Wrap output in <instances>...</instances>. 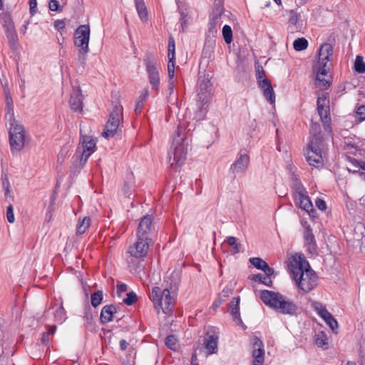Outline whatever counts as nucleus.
I'll list each match as a JSON object with an SVG mask.
<instances>
[{
  "instance_id": "dca6fc26",
  "label": "nucleus",
  "mask_w": 365,
  "mask_h": 365,
  "mask_svg": "<svg viewBox=\"0 0 365 365\" xmlns=\"http://www.w3.org/2000/svg\"><path fill=\"white\" fill-rule=\"evenodd\" d=\"M294 200L296 205L304 210L306 212H307L310 217H312V212H314V210L313 207V205L310 200V198L307 195V192L304 191V192H301L299 194H296L294 195Z\"/></svg>"
},
{
  "instance_id": "f704fd0d",
  "label": "nucleus",
  "mask_w": 365,
  "mask_h": 365,
  "mask_svg": "<svg viewBox=\"0 0 365 365\" xmlns=\"http://www.w3.org/2000/svg\"><path fill=\"white\" fill-rule=\"evenodd\" d=\"M198 101L200 103L199 112H207L205 106L210 99V92H197Z\"/></svg>"
},
{
  "instance_id": "c9c22d12",
  "label": "nucleus",
  "mask_w": 365,
  "mask_h": 365,
  "mask_svg": "<svg viewBox=\"0 0 365 365\" xmlns=\"http://www.w3.org/2000/svg\"><path fill=\"white\" fill-rule=\"evenodd\" d=\"M215 44V39L209 38L205 37L204 48L202 50V55L205 58H210L213 52V48Z\"/></svg>"
},
{
  "instance_id": "9d476101",
  "label": "nucleus",
  "mask_w": 365,
  "mask_h": 365,
  "mask_svg": "<svg viewBox=\"0 0 365 365\" xmlns=\"http://www.w3.org/2000/svg\"><path fill=\"white\" fill-rule=\"evenodd\" d=\"M249 163V155L246 153H240L237 155L236 160L230 165L229 173L231 175V177L235 179L237 174L245 173L248 168Z\"/></svg>"
},
{
  "instance_id": "49530a36",
  "label": "nucleus",
  "mask_w": 365,
  "mask_h": 365,
  "mask_svg": "<svg viewBox=\"0 0 365 365\" xmlns=\"http://www.w3.org/2000/svg\"><path fill=\"white\" fill-rule=\"evenodd\" d=\"M103 300V292L102 291L98 290L91 294V305L93 307H97L100 305Z\"/></svg>"
},
{
  "instance_id": "4d7b16f0",
  "label": "nucleus",
  "mask_w": 365,
  "mask_h": 365,
  "mask_svg": "<svg viewBox=\"0 0 365 365\" xmlns=\"http://www.w3.org/2000/svg\"><path fill=\"white\" fill-rule=\"evenodd\" d=\"M65 315H66V313H65V310H64L63 307H60L56 309V310L55 312L54 317H55V319L56 321L62 322L65 319Z\"/></svg>"
},
{
  "instance_id": "cd10ccee",
  "label": "nucleus",
  "mask_w": 365,
  "mask_h": 365,
  "mask_svg": "<svg viewBox=\"0 0 365 365\" xmlns=\"http://www.w3.org/2000/svg\"><path fill=\"white\" fill-rule=\"evenodd\" d=\"M290 178L292 182L291 186L294 190V195L296 194H299L306 191V189L303 186L299 176L297 174H295L294 172H292Z\"/></svg>"
},
{
  "instance_id": "5fc2aeb1",
  "label": "nucleus",
  "mask_w": 365,
  "mask_h": 365,
  "mask_svg": "<svg viewBox=\"0 0 365 365\" xmlns=\"http://www.w3.org/2000/svg\"><path fill=\"white\" fill-rule=\"evenodd\" d=\"M210 81L205 78L202 80L199 83L197 92H210Z\"/></svg>"
},
{
  "instance_id": "f257e3e1",
  "label": "nucleus",
  "mask_w": 365,
  "mask_h": 365,
  "mask_svg": "<svg viewBox=\"0 0 365 365\" xmlns=\"http://www.w3.org/2000/svg\"><path fill=\"white\" fill-rule=\"evenodd\" d=\"M190 115H178V130L173 136L172 145L168 153L169 162L172 168L181 167L186 160L189 146L187 133L193 128L190 125Z\"/></svg>"
},
{
  "instance_id": "58836bf2",
  "label": "nucleus",
  "mask_w": 365,
  "mask_h": 365,
  "mask_svg": "<svg viewBox=\"0 0 365 365\" xmlns=\"http://www.w3.org/2000/svg\"><path fill=\"white\" fill-rule=\"evenodd\" d=\"M324 317L323 319L324 322L329 325L332 331L335 334H337L336 329L339 327L338 322L336 319L332 316V314L329 312L328 314H324Z\"/></svg>"
},
{
  "instance_id": "423d86ee",
  "label": "nucleus",
  "mask_w": 365,
  "mask_h": 365,
  "mask_svg": "<svg viewBox=\"0 0 365 365\" xmlns=\"http://www.w3.org/2000/svg\"><path fill=\"white\" fill-rule=\"evenodd\" d=\"M323 135L316 134L312 135L310 140L307 145V150H310L312 153L316 154L317 160H312L311 157H308V163L312 166L317 167V165L322 161V148L323 145Z\"/></svg>"
},
{
  "instance_id": "bb28decb",
  "label": "nucleus",
  "mask_w": 365,
  "mask_h": 365,
  "mask_svg": "<svg viewBox=\"0 0 365 365\" xmlns=\"http://www.w3.org/2000/svg\"><path fill=\"white\" fill-rule=\"evenodd\" d=\"M232 293V289L228 287H226L220 293L217 299L214 302L212 305V308L213 310L217 309L226 299L230 297Z\"/></svg>"
},
{
  "instance_id": "de8ad7c7",
  "label": "nucleus",
  "mask_w": 365,
  "mask_h": 365,
  "mask_svg": "<svg viewBox=\"0 0 365 365\" xmlns=\"http://www.w3.org/2000/svg\"><path fill=\"white\" fill-rule=\"evenodd\" d=\"M178 339L175 335H168L165 340V346L172 350L177 349Z\"/></svg>"
},
{
  "instance_id": "a211bd4d",
  "label": "nucleus",
  "mask_w": 365,
  "mask_h": 365,
  "mask_svg": "<svg viewBox=\"0 0 365 365\" xmlns=\"http://www.w3.org/2000/svg\"><path fill=\"white\" fill-rule=\"evenodd\" d=\"M319 61L317 66L325 64L327 67V62L329 61L333 56V47L328 43H323L319 50Z\"/></svg>"
},
{
  "instance_id": "ddd939ff",
  "label": "nucleus",
  "mask_w": 365,
  "mask_h": 365,
  "mask_svg": "<svg viewBox=\"0 0 365 365\" xmlns=\"http://www.w3.org/2000/svg\"><path fill=\"white\" fill-rule=\"evenodd\" d=\"M125 258L128 264V269L133 274L140 276L141 273H145V258L135 257L130 254Z\"/></svg>"
},
{
  "instance_id": "ea45409f",
  "label": "nucleus",
  "mask_w": 365,
  "mask_h": 365,
  "mask_svg": "<svg viewBox=\"0 0 365 365\" xmlns=\"http://www.w3.org/2000/svg\"><path fill=\"white\" fill-rule=\"evenodd\" d=\"M91 219L89 217H85L83 219L78 222L77 225L76 233L82 235L86 232L90 226Z\"/></svg>"
},
{
  "instance_id": "a19ab883",
  "label": "nucleus",
  "mask_w": 365,
  "mask_h": 365,
  "mask_svg": "<svg viewBox=\"0 0 365 365\" xmlns=\"http://www.w3.org/2000/svg\"><path fill=\"white\" fill-rule=\"evenodd\" d=\"M299 16L294 10L289 11V23L290 24V26H289V29L292 32H294L295 29H298L297 24L299 21Z\"/></svg>"
},
{
  "instance_id": "864d4df0",
  "label": "nucleus",
  "mask_w": 365,
  "mask_h": 365,
  "mask_svg": "<svg viewBox=\"0 0 365 365\" xmlns=\"http://www.w3.org/2000/svg\"><path fill=\"white\" fill-rule=\"evenodd\" d=\"M122 190H123V195L125 197H130V195H132V192L133 190L132 182H128L125 181Z\"/></svg>"
},
{
  "instance_id": "79ce46f5",
  "label": "nucleus",
  "mask_w": 365,
  "mask_h": 365,
  "mask_svg": "<svg viewBox=\"0 0 365 365\" xmlns=\"http://www.w3.org/2000/svg\"><path fill=\"white\" fill-rule=\"evenodd\" d=\"M304 237L307 244H309V245H312V247H314L317 246L315 237L312 233V230L310 225H308L306 227L305 231L304 233Z\"/></svg>"
},
{
  "instance_id": "8fccbe9b",
  "label": "nucleus",
  "mask_w": 365,
  "mask_h": 365,
  "mask_svg": "<svg viewBox=\"0 0 365 365\" xmlns=\"http://www.w3.org/2000/svg\"><path fill=\"white\" fill-rule=\"evenodd\" d=\"M249 261L255 267L260 270H262L267 264V263L260 257H252Z\"/></svg>"
},
{
  "instance_id": "b1692460",
  "label": "nucleus",
  "mask_w": 365,
  "mask_h": 365,
  "mask_svg": "<svg viewBox=\"0 0 365 365\" xmlns=\"http://www.w3.org/2000/svg\"><path fill=\"white\" fill-rule=\"evenodd\" d=\"M24 142L25 135H18L9 138L11 152L14 153L15 152L18 153L21 150L24 146Z\"/></svg>"
},
{
  "instance_id": "6ab92c4d",
  "label": "nucleus",
  "mask_w": 365,
  "mask_h": 365,
  "mask_svg": "<svg viewBox=\"0 0 365 365\" xmlns=\"http://www.w3.org/2000/svg\"><path fill=\"white\" fill-rule=\"evenodd\" d=\"M218 336L214 333L210 334V331H207L206 336L204 339L205 347L209 354H215L217 350Z\"/></svg>"
},
{
  "instance_id": "f03ea898",
  "label": "nucleus",
  "mask_w": 365,
  "mask_h": 365,
  "mask_svg": "<svg viewBox=\"0 0 365 365\" xmlns=\"http://www.w3.org/2000/svg\"><path fill=\"white\" fill-rule=\"evenodd\" d=\"M288 268L299 289L307 293L317 286L318 277L302 255L292 256Z\"/></svg>"
},
{
  "instance_id": "bf43d9fd",
  "label": "nucleus",
  "mask_w": 365,
  "mask_h": 365,
  "mask_svg": "<svg viewBox=\"0 0 365 365\" xmlns=\"http://www.w3.org/2000/svg\"><path fill=\"white\" fill-rule=\"evenodd\" d=\"M6 218L10 223H13L15 220L14 207L12 205H9L6 208Z\"/></svg>"
},
{
  "instance_id": "0e129e2a",
  "label": "nucleus",
  "mask_w": 365,
  "mask_h": 365,
  "mask_svg": "<svg viewBox=\"0 0 365 365\" xmlns=\"http://www.w3.org/2000/svg\"><path fill=\"white\" fill-rule=\"evenodd\" d=\"M187 19L188 17L184 13H181V18L180 19V23L181 24V31H184L185 29L187 26Z\"/></svg>"
},
{
  "instance_id": "4be33fe9",
  "label": "nucleus",
  "mask_w": 365,
  "mask_h": 365,
  "mask_svg": "<svg viewBox=\"0 0 365 365\" xmlns=\"http://www.w3.org/2000/svg\"><path fill=\"white\" fill-rule=\"evenodd\" d=\"M259 85L263 90V93L266 99L271 103H274L275 101V94L270 81L267 78H264Z\"/></svg>"
},
{
  "instance_id": "c03bdc74",
  "label": "nucleus",
  "mask_w": 365,
  "mask_h": 365,
  "mask_svg": "<svg viewBox=\"0 0 365 365\" xmlns=\"http://www.w3.org/2000/svg\"><path fill=\"white\" fill-rule=\"evenodd\" d=\"M354 69L355 72L358 73H363L365 72V63L364 62L363 57L361 56H356L354 64Z\"/></svg>"
},
{
  "instance_id": "052dcab7",
  "label": "nucleus",
  "mask_w": 365,
  "mask_h": 365,
  "mask_svg": "<svg viewBox=\"0 0 365 365\" xmlns=\"http://www.w3.org/2000/svg\"><path fill=\"white\" fill-rule=\"evenodd\" d=\"M123 106L119 102L113 103V110L110 114H123Z\"/></svg>"
},
{
  "instance_id": "c756f323",
  "label": "nucleus",
  "mask_w": 365,
  "mask_h": 365,
  "mask_svg": "<svg viewBox=\"0 0 365 365\" xmlns=\"http://www.w3.org/2000/svg\"><path fill=\"white\" fill-rule=\"evenodd\" d=\"M314 341L318 347L322 348L324 350H327L328 349V339L324 331H321L315 334L314 336Z\"/></svg>"
},
{
  "instance_id": "0eeeda50",
  "label": "nucleus",
  "mask_w": 365,
  "mask_h": 365,
  "mask_svg": "<svg viewBox=\"0 0 365 365\" xmlns=\"http://www.w3.org/2000/svg\"><path fill=\"white\" fill-rule=\"evenodd\" d=\"M144 63L152 88L157 90L160 84L159 73L157 69V59L152 54L147 53Z\"/></svg>"
},
{
  "instance_id": "4c0bfd02",
  "label": "nucleus",
  "mask_w": 365,
  "mask_h": 365,
  "mask_svg": "<svg viewBox=\"0 0 365 365\" xmlns=\"http://www.w3.org/2000/svg\"><path fill=\"white\" fill-rule=\"evenodd\" d=\"M135 4L140 19L143 21H145L148 19V14L143 0H135Z\"/></svg>"
},
{
  "instance_id": "6e6552de",
  "label": "nucleus",
  "mask_w": 365,
  "mask_h": 365,
  "mask_svg": "<svg viewBox=\"0 0 365 365\" xmlns=\"http://www.w3.org/2000/svg\"><path fill=\"white\" fill-rule=\"evenodd\" d=\"M311 130L312 135L322 134L321 131V126L319 122L322 123L323 128L328 134L331 135V115H315L311 119Z\"/></svg>"
},
{
  "instance_id": "7ed1b4c3",
  "label": "nucleus",
  "mask_w": 365,
  "mask_h": 365,
  "mask_svg": "<svg viewBox=\"0 0 365 365\" xmlns=\"http://www.w3.org/2000/svg\"><path fill=\"white\" fill-rule=\"evenodd\" d=\"M167 283L169 284V285L163 290L159 287H153L149 297L158 312L162 309L164 314H169L172 312L174 307V296L179 287V274L173 272L170 275Z\"/></svg>"
},
{
  "instance_id": "2f4dec72",
  "label": "nucleus",
  "mask_w": 365,
  "mask_h": 365,
  "mask_svg": "<svg viewBox=\"0 0 365 365\" xmlns=\"http://www.w3.org/2000/svg\"><path fill=\"white\" fill-rule=\"evenodd\" d=\"M112 309H113V307L108 305H106L102 308L100 316V321L102 324H105L113 320Z\"/></svg>"
},
{
  "instance_id": "aec40b11",
  "label": "nucleus",
  "mask_w": 365,
  "mask_h": 365,
  "mask_svg": "<svg viewBox=\"0 0 365 365\" xmlns=\"http://www.w3.org/2000/svg\"><path fill=\"white\" fill-rule=\"evenodd\" d=\"M240 297H234L229 303V307L230 309V314L232 315L233 320L237 325L242 326L243 322L240 313Z\"/></svg>"
},
{
  "instance_id": "9b49d317",
  "label": "nucleus",
  "mask_w": 365,
  "mask_h": 365,
  "mask_svg": "<svg viewBox=\"0 0 365 365\" xmlns=\"http://www.w3.org/2000/svg\"><path fill=\"white\" fill-rule=\"evenodd\" d=\"M151 242L152 241L150 240L137 237V241L128 247L127 253L135 257L145 258L148 255L149 246Z\"/></svg>"
},
{
  "instance_id": "5701e85b",
  "label": "nucleus",
  "mask_w": 365,
  "mask_h": 365,
  "mask_svg": "<svg viewBox=\"0 0 365 365\" xmlns=\"http://www.w3.org/2000/svg\"><path fill=\"white\" fill-rule=\"evenodd\" d=\"M318 114H328L329 113V98L327 93H323L317 99Z\"/></svg>"
},
{
  "instance_id": "39448f33",
  "label": "nucleus",
  "mask_w": 365,
  "mask_h": 365,
  "mask_svg": "<svg viewBox=\"0 0 365 365\" xmlns=\"http://www.w3.org/2000/svg\"><path fill=\"white\" fill-rule=\"evenodd\" d=\"M90 26L88 24L79 26L74 32V44L81 48L79 60L84 63L85 55L89 52Z\"/></svg>"
},
{
  "instance_id": "680f3d73",
  "label": "nucleus",
  "mask_w": 365,
  "mask_h": 365,
  "mask_svg": "<svg viewBox=\"0 0 365 365\" xmlns=\"http://www.w3.org/2000/svg\"><path fill=\"white\" fill-rule=\"evenodd\" d=\"M48 8L52 11H61L62 9H60L59 3L56 0H50L48 3Z\"/></svg>"
},
{
  "instance_id": "6e6d98bb",
  "label": "nucleus",
  "mask_w": 365,
  "mask_h": 365,
  "mask_svg": "<svg viewBox=\"0 0 365 365\" xmlns=\"http://www.w3.org/2000/svg\"><path fill=\"white\" fill-rule=\"evenodd\" d=\"M1 180H2L3 187L5 190V197H10L9 195V193L10 192V183L8 180L7 175H2Z\"/></svg>"
},
{
  "instance_id": "e2e57ef3",
  "label": "nucleus",
  "mask_w": 365,
  "mask_h": 365,
  "mask_svg": "<svg viewBox=\"0 0 365 365\" xmlns=\"http://www.w3.org/2000/svg\"><path fill=\"white\" fill-rule=\"evenodd\" d=\"M175 62H168V72L170 80H172L175 75Z\"/></svg>"
},
{
  "instance_id": "a878e982",
  "label": "nucleus",
  "mask_w": 365,
  "mask_h": 365,
  "mask_svg": "<svg viewBox=\"0 0 365 365\" xmlns=\"http://www.w3.org/2000/svg\"><path fill=\"white\" fill-rule=\"evenodd\" d=\"M69 103L73 112H81L82 110L83 103L79 91H76L71 96Z\"/></svg>"
},
{
  "instance_id": "72a5a7b5",
  "label": "nucleus",
  "mask_w": 365,
  "mask_h": 365,
  "mask_svg": "<svg viewBox=\"0 0 365 365\" xmlns=\"http://www.w3.org/2000/svg\"><path fill=\"white\" fill-rule=\"evenodd\" d=\"M83 321L87 328L93 327V313L89 304L85 306Z\"/></svg>"
},
{
  "instance_id": "f8f14e48",
  "label": "nucleus",
  "mask_w": 365,
  "mask_h": 365,
  "mask_svg": "<svg viewBox=\"0 0 365 365\" xmlns=\"http://www.w3.org/2000/svg\"><path fill=\"white\" fill-rule=\"evenodd\" d=\"M222 13L221 6H217L212 10L210 16L209 28L206 38L215 39L217 33V26L220 24V19Z\"/></svg>"
},
{
  "instance_id": "7c9ffc66",
  "label": "nucleus",
  "mask_w": 365,
  "mask_h": 365,
  "mask_svg": "<svg viewBox=\"0 0 365 365\" xmlns=\"http://www.w3.org/2000/svg\"><path fill=\"white\" fill-rule=\"evenodd\" d=\"M91 153L85 150L81 151L79 148L76 150L73 158L76 162L79 161L80 169L83 168Z\"/></svg>"
},
{
  "instance_id": "13d9d810",
  "label": "nucleus",
  "mask_w": 365,
  "mask_h": 365,
  "mask_svg": "<svg viewBox=\"0 0 365 365\" xmlns=\"http://www.w3.org/2000/svg\"><path fill=\"white\" fill-rule=\"evenodd\" d=\"M256 77L258 81L259 84L261 83L262 80L264 78H267L263 70V68L261 66H258L256 67Z\"/></svg>"
},
{
  "instance_id": "37998d69",
  "label": "nucleus",
  "mask_w": 365,
  "mask_h": 365,
  "mask_svg": "<svg viewBox=\"0 0 365 365\" xmlns=\"http://www.w3.org/2000/svg\"><path fill=\"white\" fill-rule=\"evenodd\" d=\"M250 279L255 282L258 281L267 287H272V279L267 277H264L263 274L260 273L252 275L250 277Z\"/></svg>"
},
{
  "instance_id": "09e8293b",
  "label": "nucleus",
  "mask_w": 365,
  "mask_h": 365,
  "mask_svg": "<svg viewBox=\"0 0 365 365\" xmlns=\"http://www.w3.org/2000/svg\"><path fill=\"white\" fill-rule=\"evenodd\" d=\"M222 36L226 43L229 44L232 41V30L229 25H225L222 28Z\"/></svg>"
},
{
  "instance_id": "a18cd8bd",
  "label": "nucleus",
  "mask_w": 365,
  "mask_h": 365,
  "mask_svg": "<svg viewBox=\"0 0 365 365\" xmlns=\"http://www.w3.org/2000/svg\"><path fill=\"white\" fill-rule=\"evenodd\" d=\"M294 48L297 51L306 49L308 46V41L304 38H298L293 43Z\"/></svg>"
},
{
  "instance_id": "f3484780",
  "label": "nucleus",
  "mask_w": 365,
  "mask_h": 365,
  "mask_svg": "<svg viewBox=\"0 0 365 365\" xmlns=\"http://www.w3.org/2000/svg\"><path fill=\"white\" fill-rule=\"evenodd\" d=\"M314 69L317 71L316 86L322 90L327 89L331 85V81L324 76H327L329 68L325 67V64H323L320 66H317Z\"/></svg>"
},
{
  "instance_id": "603ef678",
  "label": "nucleus",
  "mask_w": 365,
  "mask_h": 365,
  "mask_svg": "<svg viewBox=\"0 0 365 365\" xmlns=\"http://www.w3.org/2000/svg\"><path fill=\"white\" fill-rule=\"evenodd\" d=\"M137 295L134 292L127 293L126 297L123 299V303L126 305H133L137 301Z\"/></svg>"
},
{
  "instance_id": "473e14b6",
  "label": "nucleus",
  "mask_w": 365,
  "mask_h": 365,
  "mask_svg": "<svg viewBox=\"0 0 365 365\" xmlns=\"http://www.w3.org/2000/svg\"><path fill=\"white\" fill-rule=\"evenodd\" d=\"M6 34L11 48L16 50L18 46V37L15 29L13 28L6 30Z\"/></svg>"
},
{
  "instance_id": "c85d7f7f",
  "label": "nucleus",
  "mask_w": 365,
  "mask_h": 365,
  "mask_svg": "<svg viewBox=\"0 0 365 365\" xmlns=\"http://www.w3.org/2000/svg\"><path fill=\"white\" fill-rule=\"evenodd\" d=\"M148 97V90L144 88L140 96L136 99L134 110L136 113H140L144 108L145 103Z\"/></svg>"
},
{
  "instance_id": "4468645a",
  "label": "nucleus",
  "mask_w": 365,
  "mask_h": 365,
  "mask_svg": "<svg viewBox=\"0 0 365 365\" xmlns=\"http://www.w3.org/2000/svg\"><path fill=\"white\" fill-rule=\"evenodd\" d=\"M122 117L123 115H110L105 125L102 136L107 139L113 137L118 130Z\"/></svg>"
},
{
  "instance_id": "e433bc0d",
  "label": "nucleus",
  "mask_w": 365,
  "mask_h": 365,
  "mask_svg": "<svg viewBox=\"0 0 365 365\" xmlns=\"http://www.w3.org/2000/svg\"><path fill=\"white\" fill-rule=\"evenodd\" d=\"M0 20L1 23L2 24L3 26L5 28L6 30L14 28V25L11 19V15L8 12L4 11L1 12Z\"/></svg>"
},
{
  "instance_id": "412c9836",
  "label": "nucleus",
  "mask_w": 365,
  "mask_h": 365,
  "mask_svg": "<svg viewBox=\"0 0 365 365\" xmlns=\"http://www.w3.org/2000/svg\"><path fill=\"white\" fill-rule=\"evenodd\" d=\"M79 143L83 146V150L93 153L96 145L97 140L92 136L83 135L82 130H80Z\"/></svg>"
},
{
  "instance_id": "338daca9",
  "label": "nucleus",
  "mask_w": 365,
  "mask_h": 365,
  "mask_svg": "<svg viewBox=\"0 0 365 365\" xmlns=\"http://www.w3.org/2000/svg\"><path fill=\"white\" fill-rule=\"evenodd\" d=\"M316 205L319 210L324 211L327 209V203L326 202L321 198H318L316 200Z\"/></svg>"
},
{
  "instance_id": "20e7f679",
  "label": "nucleus",
  "mask_w": 365,
  "mask_h": 365,
  "mask_svg": "<svg viewBox=\"0 0 365 365\" xmlns=\"http://www.w3.org/2000/svg\"><path fill=\"white\" fill-rule=\"evenodd\" d=\"M260 299L266 305L273 308L278 313L290 316L297 314L298 307L296 303L279 292L262 290L260 293Z\"/></svg>"
},
{
  "instance_id": "393cba45",
  "label": "nucleus",
  "mask_w": 365,
  "mask_h": 365,
  "mask_svg": "<svg viewBox=\"0 0 365 365\" xmlns=\"http://www.w3.org/2000/svg\"><path fill=\"white\" fill-rule=\"evenodd\" d=\"M14 116V115H10V118L9 120L10 123V128L9 133V138L18 135H25L24 126L21 124L19 123L18 121L15 120Z\"/></svg>"
},
{
  "instance_id": "2eb2a0df",
  "label": "nucleus",
  "mask_w": 365,
  "mask_h": 365,
  "mask_svg": "<svg viewBox=\"0 0 365 365\" xmlns=\"http://www.w3.org/2000/svg\"><path fill=\"white\" fill-rule=\"evenodd\" d=\"M264 349L263 342L258 338L253 339L252 364L262 365L264 361Z\"/></svg>"
},
{
  "instance_id": "69168bd1",
  "label": "nucleus",
  "mask_w": 365,
  "mask_h": 365,
  "mask_svg": "<svg viewBox=\"0 0 365 365\" xmlns=\"http://www.w3.org/2000/svg\"><path fill=\"white\" fill-rule=\"evenodd\" d=\"M49 336H50V332L44 331L42 333L41 341V343L44 346H49V341H50Z\"/></svg>"
},
{
  "instance_id": "3c124183",
  "label": "nucleus",
  "mask_w": 365,
  "mask_h": 365,
  "mask_svg": "<svg viewBox=\"0 0 365 365\" xmlns=\"http://www.w3.org/2000/svg\"><path fill=\"white\" fill-rule=\"evenodd\" d=\"M312 307L317 312V313L323 319L324 317L325 314H328L329 312L326 309L324 306H323L321 303L317 302H314L312 303Z\"/></svg>"
},
{
  "instance_id": "774afa93",
  "label": "nucleus",
  "mask_w": 365,
  "mask_h": 365,
  "mask_svg": "<svg viewBox=\"0 0 365 365\" xmlns=\"http://www.w3.org/2000/svg\"><path fill=\"white\" fill-rule=\"evenodd\" d=\"M65 23L63 20H56L54 21V27L58 31H61L62 29L65 28Z\"/></svg>"
},
{
  "instance_id": "1a4fd4ad",
  "label": "nucleus",
  "mask_w": 365,
  "mask_h": 365,
  "mask_svg": "<svg viewBox=\"0 0 365 365\" xmlns=\"http://www.w3.org/2000/svg\"><path fill=\"white\" fill-rule=\"evenodd\" d=\"M153 219V216L150 215H146L141 218L137 230V237L152 241L151 235L154 230Z\"/></svg>"
}]
</instances>
